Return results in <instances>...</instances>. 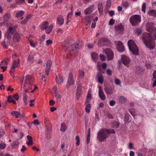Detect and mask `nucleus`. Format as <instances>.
<instances>
[{"label":"nucleus","mask_w":156,"mask_h":156,"mask_svg":"<svg viewBox=\"0 0 156 156\" xmlns=\"http://www.w3.org/2000/svg\"><path fill=\"white\" fill-rule=\"evenodd\" d=\"M17 26H14L12 27H9L5 34V37L8 40L10 41L12 37V35H13L12 37L14 42L16 43L20 41L21 35L16 32Z\"/></svg>","instance_id":"nucleus-1"},{"label":"nucleus","mask_w":156,"mask_h":156,"mask_svg":"<svg viewBox=\"0 0 156 156\" xmlns=\"http://www.w3.org/2000/svg\"><path fill=\"white\" fill-rule=\"evenodd\" d=\"M151 33L153 34L152 36L151 34L146 33L143 34L142 36L144 44L150 50L153 49L155 46L154 41L156 40V29Z\"/></svg>","instance_id":"nucleus-2"},{"label":"nucleus","mask_w":156,"mask_h":156,"mask_svg":"<svg viewBox=\"0 0 156 156\" xmlns=\"http://www.w3.org/2000/svg\"><path fill=\"white\" fill-rule=\"evenodd\" d=\"M115 133V132L114 129L102 128L98 133V138L100 142H102L109 137V134H114Z\"/></svg>","instance_id":"nucleus-3"},{"label":"nucleus","mask_w":156,"mask_h":156,"mask_svg":"<svg viewBox=\"0 0 156 156\" xmlns=\"http://www.w3.org/2000/svg\"><path fill=\"white\" fill-rule=\"evenodd\" d=\"M81 45L78 43L76 42L74 45H73L71 42L67 41L64 44L63 49L70 55L73 54L76 49L81 48Z\"/></svg>","instance_id":"nucleus-4"},{"label":"nucleus","mask_w":156,"mask_h":156,"mask_svg":"<svg viewBox=\"0 0 156 156\" xmlns=\"http://www.w3.org/2000/svg\"><path fill=\"white\" fill-rule=\"evenodd\" d=\"M34 80L32 77L30 75H27L25 76V83L23 87L25 92H27L29 89L32 88V83Z\"/></svg>","instance_id":"nucleus-5"},{"label":"nucleus","mask_w":156,"mask_h":156,"mask_svg":"<svg viewBox=\"0 0 156 156\" xmlns=\"http://www.w3.org/2000/svg\"><path fill=\"white\" fill-rule=\"evenodd\" d=\"M128 44L129 50L133 55H136L139 54L138 48L133 40H129Z\"/></svg>","instance_id":"nucleus-6"},{"label":"nucleus","mask_w":156,"mask_h":156,"mask_svg":"<svg viewBox=\"0 0 156 156\" xmlns=\"http://www.w3.org/2000/svg\"><path fill=\"white\" fill-rule=\"evenodd\" d=\"M141 21V16L135 15L132 16L130 18L129 21L133 26H136L139 24Z\"/></svg>","instance_id":"nucleus-7"},{"label":"nucleus","mask_w":156,"mask_h":156,"mask_svg":"<svg viewBox=\"0 0 156 156\" xmlns=\"http://www.w3.org/2000/svg\"><path fill=\"white\" fill-rule=\"evenodd\" d=\"M98 45L100 47L105 46H108L111 44V42L106 37H102L100 39L98 42Z\"/></svg>","instance_id":"nucleus-8"},{"label":"nucleus","mask_w":156,"mask_h":156,"mask_svg":"<svg viewBox=\"0 0 156 156\" xmlns=\"http://www.w3.org/2000/svg\"><path fill=\"white\" fill-rule=\"evenodd\" d=\"M98 72L97 74L96 78L97 79L98 81V82L102 83L104 81V78L102 73H104V72L102 71L101 67L100 66H98Z\"/></svg>","instance_id":"nucleus-9"},{"label":"nucleus","mask_w":156,"mask_h":156,"mask_svg":"<svg viewBox=\"0 0 156 156\" xmlns=\"http://www.w3.org/2000/svg\"><path fill=\"white\" fill-rule=\"evenodd\" d=\"M104 51L106 54L108 60H111L113 59L114 54L112 50L110 48H106L104 50Z\"/></svg>","instance_id":"nucleus-10"},{"label":"nucleus","mask_w":156,"mask_h":156,"mask_svg":"<svg viewBox=\"0 0 156 156\" xmlns=\"http://www.w3.org/2000/svg\"><path fill=\"white\" fill-rule=\"evenodd\" d=\"M74 84V80L73 78V73L72 72H71L69 74L66 87L68 88L70 86L73 85Z\"/></svg>","instance_id":"nucleus-11"},{"label":"nucleus","mask_w":156,"mask_h":156,"mask_svg":"<svg viewBox=\"0 0 156 156\" xmlns=\"http://www.w3.org/2000/svg\"><path fill=\"white\" fill-rule=\"evenodd\" d=\"M122 60L123 64L127 67H129L131 61L129 57L125 55H122Z\"/></svg>","instance_id":"nucleus-12"},{"label":"nucleus","mask_w":156,"mask_h":156,"mask_svg":"<svg viewBox=\"0 0 156 156\" xmlns=\"http://www.w3.org/2000/svg\"><path fill=\"white\" fill-rule=\"evenodd\" d=\"M115 31L119 34H122L124 30V27L121 24H119L115 26Z\"/></svg>","instance_id":"nucleus-13"},{"label":"nucleus","mask_w":156,"mask_h":156,"mask_svg":"<svg viewBox=\"0 0 156 156\" xmlns=\"http://www.w3.org/2000/svg\"><path fill=\"white\" fill-rule=\"evenodd\" d=\"M82 89V85L81 84L79 83H78L77 86V88L76 91V98L77 100L79 99V98L80 96V94L81 92Z\"/></svg>","instance_id":"nucleus-14"},{"label":"nucleus","mask_w":156,"mask_h":156,"mask_svg":"<svg viewBox=\"0 0 156 156\" xmlns=\"http://www.w3.org/2000/svg\"><path fill=\"white\" fill-rule=\"evenodd\" d=\"M52 64L51 61V60H48L46 64V67L45 69V72L46 73V75H48L49 74V71L51 68Z\"/></svg>","instance_id":"nucleus-15"},{"label":"nucleus","mask_w":156,"mask_h":156,"mask_svg":"<svg viewBox=\"0 0 156 156\" xmlns=\"http://www.w3.org/2000/svg\"><path fill=\"white\" fill-rule=\"evenodd\" d=\"M146 29L147 31L151 33L156 30V29L154 28L153 23H148L147 25Z\"/></svg>","instance_id":"nucleus-16"},{"label":"nucleus","mask_w":156,"mask_h":156,"mask_svg":"<svg viewBox=\"0 0 156 156\" xmlns=\"http://www.w3.org/2000/svg\"><path fill=\"white\" fill-rule=\"evenodd\" d=\"M99 95L100 98L102 100H104L106 99V96L101 86H99Z\"/></svg>","instance_id":"nucleus-17"},{"label":"nucleus","mask_w":156,"mask_h":156,"mask_svg":"<svg viewBox=\"0 0 156 156\" xmlns=\"http://www.w3.org/2000/svg\"><path fill=\"white\" fill-rule=\"evenodd\" d=\"M20 64V60L18 59L17 61H14L13 62V64L12 66L11 69V72L14 71L16 68L17 67L18 65Z\"/></svg>","instance_id":"nucleus-18"},{"label":"nucleus","mask_w":156,"mask_h":156,"mask_svg":"<svg viewBox=\"0 0 156 156\" xmlns=\"http://www.w3.org/2000/svg\"><path fill=\"white\" fill-rule=\"evenodd\" d=\"M94 5H92L86 9L84 11V13L87 15L91 13L94 10Z\"/></svg>","instance_id":"nucleus-19"},{"label":"nucleus","mask_w":156,"mask_h":156,"mask_svg":"<svg viewBox=\"0 0 156 156\" xmlns=\"http://www.w3.org/2000/svg\"><path fill=\"white\" fill-rule=\"evenodd\" d=\"M57 21L58 23L60 25H62L64 23V19L62 16L58 15L57 19Z\"/></svg>","instance_id":"nucleus-20"},{"label":"nucleus","mask_w":156,"mask_h":156,"mask_svg":"<svg viewBox=\"0 0 156 156\" xmlns=\"http://www.w3.org/2000/svg\"><path fill=\"white\" fill-rule=\"evenodd\" d=\"M98 9L100 15H102L103 13V10L102 4L101 3H99L98 5Z\"/></svg>","instance_id":"nucleus-21"},{"label":"nucleus","mask_w":156,"mask_h":156,"mask_svg":"<svg viewBox=\"0 0 156 156\" xmlns=\"http://www.w3.org/2000/svg\"><path fill=\"white\" fill-rule=\"evenodd\" d=\"M119 44H121V45L119 46H116L118 50L121 52H122L124 51V47L123 44L122 42H118Z\"/></svg>","instance_id":"nucleus-22"},{"label":"nucleus","mask_w":156,"mask_h":156,"mask_svg":"<svg viewBox=\"0 0 156 156\" xmlns=\"http://www.w3.org/2000/svg\"><path fill=\"white\" fill-rule=\"evenodd\" d=\"M11 114L13 116H15L16 118H18L21 116V113L18 112L14 111L11 112Z\"/></svg>","instance_id":"nucleus-23"},{"label":"nucleus","mask_w":156,"mask_h":156,"mask_svg":"<svg viewBox=\"0 0 156 156\" xmlns=\"http://www.w3.org/2000/svg\"><path fill=\"white\" fill-rule=\"evenodd\" d=\"M84 73L83 71L79 70L78 72V77L80 79H82L84 77Z\"/></svg>","instance_id":"nucleus-24"},{"label":"nucleus","mask_w":156,"mask_h":156,"mask_svg":"<svg viewBox=\"0 0 156 156\" xmlns=\"http://www.w3.org/2000/svg\"><path fill=\"white\" fill-rule=\"evenodd\" d=\"M148 14L150 16L156 17V11L155 10H149Z\"/></svg>","instance_id":"nucleus-25"},{"label":"nucleus","mask_w":156,"mask_h":156,"mask_svg":"<svg viewBox=\"0 0 156 156\" xmlns=\"http://www.w3.org/2000/svg\"><path fill=\"white\" fill-rule=\"evenodd\" d=\"M104 90L107 94H112L113 91L112 89H109L107 87H105Z\"/></svg>","instance_id":"nucleus-26"},{"label":"nucleus","mask_w":156,"mask_h":156,"mask_svg":"<svg viewBox=\"0 0 156 156\" xmlns=\"http://www.w3.org/2000/svg\"><path fill=\"white\" fill-rule=\"evenodd\" d=\"M53 27L52 25H50V26L47 27L45 29L46 33L47 34H49L51 32Z\"/></svg>","instance_id":"nucleus-27"},{"label":"nucleus","mask_w":156,"mask_h":156,"mask_svg":"<svg viewBox=\"0 0 156 156\" xmlns=\"http://www.w3.org/2000/svg\"><path fill=\"white\" fill-rule=\"evenodd\" d=\"M7 102L9 103H12L15 105L16 104V101L13 99L11 95L8 96L7 98Z\"/></svg>","instance_id":"nucleus-28"},{"label":"nucleus","mask_w":156,"mask_h":156,"mask_svg":"<svg viewBox=\"0 0 156 156\" xmlns=\"http://www.w3.org/2000/svg\"><path fill=\"white\" fill-rule=\"evenodd\" d=\"M63 79L62 76H56V81L57 83L60 84L63 82Z\"/></svg>","instance_id":"nucleus-29"},{"label":"nucleus","mask_w":156,"mask_h":156,"mask_svg":"<svg viewBox=\"0 0 156 156\" xmlns=\"http://www.w3.org/2000/svg\"><path fill=\"white\" fill-rule=\"evenodd\" d=\"M48 25V22L47 21H45L41 25V28L43 30H44Z\"/></svg>","instance_id":"nucleus-30"},{"label":"nucleus","mask_w":156,"mask_h":156,"mask_svg":"<svg viewBox=\"0 0 156 156\" xmlns=\"http://www.w3.org/2000/svg\"><path fill=\"white\" fill-rule=\"evenodd\" d=\"M19 144V142L16 140L13 142L11 144V147L12 148H16L18 146Z\"/></svg>","instance_id":"nucleus-31"},{"label":"nucleus","mask_w":156,"mask_h":156,"mask_svg":"<svg viewBox=\"0 0 156 156\" xmlns=\"http://www.w3.org/2000/svg\"><path fill=\"white\" fill-rule=\"evenodd\" d=\"M120 125V123L117 121H114L112 123V127L113 128H118Z\"/></svg>","instance_id":"nucleus-32"},{"label":"nucleus","mask_w":156,"mask_h":156,"mask_svg":"<svg viewBox=\"0 0 156 156\" xmlns=\"http://www.w3.org/2000/svg\"><path fill=\"white\" fill-rule=\"evenodd\" d=\"M130 115L128 113H126L125 115L124 121L125 122H129L130 121L129 120V117Z\"/></svg>","instance_id":"nucleus-33"},{"label":"nucleus","mask_w":156,"mask_h":156,"mask_svg":"<svg viewBox=\"0 0 156 156\" xmlns=\"http://www.w3.org/2000/svg\"><path fill=\"white\" fill-rule=\"evenodd\" d=\"M67 126L65 125V124L62 123L61 124L60 131L62 132H64L66 129Z\"/></svg>","instance_id":"nucleus-34"},{"label":"nucleus","mask_w":156,"mask_h":156,"mask_svg":"<svg viewBox=\"0 0 156 156\" xmlns=\"http://www.w3.org/2000/svg\"><path fill=\"white\" fill-rule=\"evenodd\" d=\"M86 105L85 108L86 112L87 113H89L90 112V110L91 108V105L89 103L87 104V105Z\"/></svg>","instance_id":"nucleus-35"},{"label":"nucleus","mask_w":156,"mask_h":156,"mask_svg":"<svg viewBox=\"0 0 156 156\" xmlns=\"http://www.w3.org/2000/svg\"><path fill=\"white\" fill-rule=\"evenodd\" d=\"M91 57L93 60L94 61H96L98 58V55L95 53H93L91 55Z\"/></svg>","instance_id":"nucleus-36"},{"label":"nucleus","mask_w":156,"mask_h":156,"mask_svg":"<svg viewBox=\"0 0 156 156\" xmlns=\"http://www.w3.org/2000/svg\"><path fill=\"white\" fill-rule=\"evenodd\" d=\"M130 113L134 117L136 115V110L135 108H131L129 110Z\"/></svg>","instance_id":"nucleus-37"},{"label":"nucleus","mask_w":156,"mask_h":156,"mask_svg":"<svg viewBox=\"0 0 156 156\" xmlns=\"http://www.w3.org/2000/svg\"><path fill=\"white\" fill-rule=\"evenodd\" d=\"M24 13V12L23 11H21L16 13V16L17 18L20 17L22 16Z\"/></svg>","instance_id":"nucleus-38"},{"label":"nucleus","mask_w":156,"mask_h":156,"mask_svg":"<svg viewBox=\"0 0 156 156\" xmlns=\"http://www.w3.org/2000/svg\"><path fill=\"white\" fill-rule=\"evenodd\" d=\"M111 5V0H107L106 3L105 7L107 8H109Z\"/></svg>","instance_id":"nucleus-39"},{"label":"nucleus","mask_w":156,"mask_h":156,"mask_svg":"<svg viewBox=\"0 0 156 156\" xmlns=\"http://www.w3.org/2000/svg\"><path fill=\"white\" fill-rule=\"evenodd\" d=\"M2 46L4 48L7 49L8 48L9 46L6 44V42L4 41L2 43Z\"/></svg>","instance_id":"nucleus-40"},{"label":"nucleus","mask_w":156,"mask_h":156,"mask_svg":"<svg viewBox=\"0 0 156 156\" xmlns=\"http://www.w3.org/2000/svg\"><path fill=\"white\" fill-rule=\"evenodd\" d=\"M54 94H55V97H56L57 100H58L59 99H60L61 98V96L60 94L58 93V92H55Z\"/></svg>","instance_id":"nucleus-41"},{"label":"nucleus","mask_w":156,"mask_h":156,"mask_svg":"<svg viewBox=\"0 0 156 156\" xmlns=\"http://www.w3.org/2000/svg\"><path fill=\"white\" fill-rule=\"evenodd\" d=\"M16 2L19 5H21L25 3V0H16Z\"/></svg>","instance_id":"nucleus-42"},{"label":"nucleus","mask_w":156,"mask_h":156,"mask_svg":"<svg viewBox=\"0 0 156 156\" xmlns=\"http://www.w3.org/2000/svg\"><path fill=\"white\" fill-rule=\"evenodd\" d=\"M123 6L126 9L129 6L128 2L127 1L123 2L122 3Z\"/></svg>","instance_id":"nucleus-43"},{"label":"nucleus","mask_w":156,"mask_h":156,"mask_svg":"<svg viewBox=\"0 0 156 156\" xmlns=\"http://www.w3.org/2000/svg\"><path fill=\"white\" fill-rule=\"evenodd\" d=\"M27 94H26L24 93L23 100V101L25 105H27Z\"/></svg>","instance_id":"nucleus-44"},{"label":"nucleus","mask_w":156,"mask_h":156,"mask_svg":"<svg viewBox=\"0 0 156 156\" xmlns=\"http://www.w3.org/2000/svg\"><path fill=\"white\" fill-rule=\"evenodd\" d=\"M11 15L9 14V13H6L4 15V19H5L6 20L9 19L10 18Z\"/></svg>","instance_id":"nucleus-45"},{"label":"nucleus","mask_w":156,"mask_h":156,"mask_svg":"<svg viewBox=\"0 0 156 156\" xmlns=\"http://www.w3.org/2000/svg\"><path fill=\"white\" fill-rule=\"evenodd\" d=\"M72 8H73V7H72L71 9V12L69 13L67 15V20H68V19H69L71 18L73 15V14H72V12H73Z\"/></svg>","instance_id":"nucleus-46"},{"label":"nucleus","mask_w":156,"mask_h":156,"mask_svg":"<svg viewBox=\"0 0 156 156\" xmlns=\"http://www.w3.org/2000/svg\"><path fill=\"white\" fill-rule=\"evenodd\" d=\"M126 99L123 96H121L120 97L119 99V101L121 102H123L126 101Z\"/></svg>","instance_id":"nucleus-47"},{"label":"nucleus","mask_w":156,"mask_h":156,"mask_svg":"<svg viewBox=\"0 0 156 156\" xmlns=\"http://www.w3.org/2000/svg\"><path fill=\"white\" fill-rule=\"evenodd\" d=\"M146 4L145 3H143L142 6V11L144 13L146 12Z\"/></svg>","instance_id":"nucleus-48"},{"label":"nucleus","mask_w":156,"mask_h":156,"mask_svg":"<svg viewBox=\"0 0 156 156\" xmlns=\"http://www.w3.org/2000/svg\"><path fill=\"white\" fill-rule=\"evenodd\" d=\"M8 62L5 60H2L1 62V63L0 65V66L2 65V66H7L8 65Z\"/></svg>","instance_id":"nucleus-49"},{"label":"nucleus","mask_w":156,"mask_h":156,"mask_svg":"<svg viewBox=\"0 0 156 156\" xmlns=\"http://www.w3.org/2000/svg\"><path fill=\"white\" fill-rule=\"evenodd\" d=\"M76 144L77 146H79L80 144V140L79 137L78 136H76Z\"/></svg>","instance_id":"nucleus-50"},{"label":"nucleus","mask_w":156,"mask_h":156,"mask_svg":"<svg viewBox=\"0 0 156 156\" xmlns=\"http://www.w3.org/2000/svg\"><path fill=\"white\" fill-rule=\"evenodd\" d=\"M6 147V145L5 144L3 143L0 144V149L3 150Z\"/></svg>","instance_id":"nucleus-51"},{"label":"nucleus","mask_w":156,"mask_h":156,"mask_svg":"<svg viewBox=\"0 0 156 156\" xmlns=\"http://www.w3.org/2000/svg\"><path fill=\"white\" fill-rule=\"evenodd\" d=\"M13 97L16 99V100H18L19 98L18 94V93H16L13 95Z\"/></svg>","instance_id":"nucleus-52"},{"label":"nucleus","mask_w":156,"mask_h":156,"mask_svg":"<svg viewBox=\"0 0 156 156\" xmlns=\"http://www.w3.org/2000/svg\"><path fill=\"white\" fill-rule=\"evenodd\" d=\"M106 73L108 75L111 76L112 75V71L110 69H108L106 71Z\"/></svg>","instance_id":"nucleus-53"},{"label":"nucleus","mask_w":156,"mask_h":156,"mask_svg":"<svg viewBox=\"0 0 156 156\" xmlns=\"http://www.w3.org/2000/svg\"><path fill=\"white\" fill-rule=\"evenodd\" d=\"M100 57L101 60L102 61H105V57L104 55L102 54H100Z\"/></svg>","instance_id":"nucleus-54"},{"label":"nucleus","mask_w":156,"mask_h":156,"mask_svg":"<svg viewBox=\"0 0 156 156\" xmlns=\"http://www.w3.org/2000/svg\"><path fill=\"white\" fill-rule=\"evenodd\" d=\"M52 41L51 40L48 39L46 41V44L47 45H48L50 44H52Z\"/></svg>","instance_id":"nucleus-55"},{"label":"nucleus","mask_w":156,"mask_h":156,"mask_svg":"<svg viewBox=\"0 0 156 156\" xmlns=\"http://www.w3.org/2000/svg\"><path fill=\"white\" fill-rule=\"evenodd\" d=\"M28 21V20L25 18L21 22V23L22 25L25 24Z\"/></svg>","instance_id":"nucleus-56"},{"label":"nucleus","mask_w":156,"mask_h":156,"mask_svg":"<svg viewBox=\"0 0 156 156\" xmlns=\"http://www.w3.org/2000/svg\"><path fill=\"white\" fill-rule=\"evenodd\" d=\"M115 22V20L113 19H111L110 20L109 22V24L110 25H113Z\"/></svg>","instance_id":"nucleus-57"},{"label":"nucleus","mask_w":156,"mask_h":156,"mask_svg":"<svg viewBox=\"0 0 156 156\" xmlns=\"http://www.w3.org/2000/svg\"><path fill=\"white\" fill-rule=\"evenodd\" d=\"M33 59V57L32 56H31L30 55H29L28 57L27 60L30 62H32Z\"/></svg>","instance_id":"nucleus-58"},{"label":"nucleus","mask_w":156,"mask_h":156,"mask_svg":"<svg viewBox=\"0 0 156 156\" xmlns=\"http://www.w3.org/2000/svg\"><path fill=\"white\" fill-rule=\"evenodd\" d=\"M116 104V102L114 100H112L110 101L109 104L111 106L114 105Z\"/></svg>","instance_id":"nucleus-59"},{"label":"nucleus","mask_w":156,"mask_h":156,"mask_svg":"<svg viewBox=\"0 0 156 156\" xmlns=\"http://www.w3.org/2000/svg\"><path fill=\"white\" fill-rule=\"evenodd\" d=\"M115 83L117 85H119L120 83V81L119 79H115Z\"/></svg>","instance_id":"nucleus-60"},{"label":"nucleus","mask_w":156,"mask_h":156,"mask_svg":"<svg viewBox=\"0 0 156 156\" xmlns=\"http://www.w3.org/2000/svg\"><path fill=\"white\" fill-rule=\"evenodd\" d=\"M136 33L138 35H139L141 34V31L140 29H138L136 30Z\"/></svg>","instance_id":"nucleus-61"},{"label":"nucleus","mask_w":156,"mask_h":156,"mask_svg":"<svg viewBox=\"0 0 156 156\" xmlns=\"http://www.w3.org/2000/svg\"><path fill=\"white\" fill-rule=\"evenodd\" d=\"M29 42L31 46L33 47H36V44L34 43L32 41L30 40Z\"/></svg>","instance_id":"nucleus-62"},{"label":"nucleus","mask_w":156,"mask_h":156,"mask_svg":"<svg viewBox=\"0 0 156 156\" xmlns=\"http://www.w3.org/2000/svg\"><path fill=\"white\" fill-rule=\"evenodd\" d=\"M5 134V132L2 129H0V136H3Z\"/></svg>","instance_id":"nucleus-63"},{"label":"nucleus","mask_w":156,"mask_h":156,"mask_svg":"<svg viewBox=\"0 0 156 156\" xmlns=\"http://www.w3.org/2000/svg\"><path fill=\"white\" fill-rule=\"evenodd\" d=\"M109 14L111 16H113L115 14V12L114 11H110L109 12Z\"/></svg>","instance_id":"nucleus-64"}]
</instances>
